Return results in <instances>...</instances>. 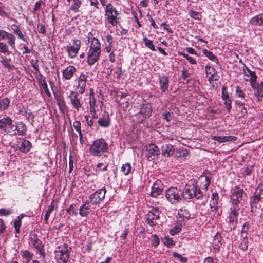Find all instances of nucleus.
<instances>
[{
    "instance_id": "1",
    "label": "nucleus",
    "mask_w": 263,
    "mask_h": 263,
    "mask_svg": "<svg viewBox=\"0 0 263 263\" xmlns=\"http://www.w3.org/2000/svg\"><path fill=\"white\" fill-rule=\"evenodd\" d=\"M211 177L210 176L201 177L199 178L201 182L199 186L196 180H190L182 191V199L185 200L194 198L201 199L208 190L211 182Z\"/></svg>"
},
{
    "instance_id": "2",
    "label": "nucleus",
    "mask_w": 263,
    "mask_h": 263,
    "mask_svg": "<svg viewBox=\"0 0 263 263\" xmlns=\"http://www.w3.org/2000/svg\"><path fill=\"white\" fill-rule=\"evenodd\" d=\"M247 199V196L244 190L238 186H236L231 190L230 195L231 206L240 208V206L245 204Z\"/></svg>"
},
{
    "instance_id": "3",
    "label": "nucleus",
    "mask_w": 263,
    "mask_h": 263,
    "mask_svg": "<svg viewBox=\"0 0 263 263\" xmlns=\"http://www.w3.org/2000/svg\"><path fill=\"white\" fill-rule=\"evenodd\" d=\"M101 51V43L99 40L96 37L92 39L87 55V63L89 65H93L99 60Z\"/></svg>"
},
{
    "instance_id": "4",
    "label": "nucleus",
    "mask_w": 263,
    "mask_h": 263,
    "mask_svg": "<svg viewBox=\"0 0 263 263\" xmlns=\"http://www.w3.org/2000/svg\"><path fill=\"white\" fill-rule=\"evenodd\" d=\"M108 144L102 138L95 140L90 145L89 152L91 155L95 157H101L107 152Z\"/></svg>"
},
{
    "instance_id": "5",
    "label": "nucleus",
    "mask_w": 263,
    "mask_h": 263,
    "mask_svg": "<svg viewBox=\"0 0 263 263\" xmlns=\"http://www.w3.org/2000/svg\"><path fill=\"white\" fill-rule=\"evenodd\" d=\"M119 12L111 3H108L105 7V17L107 22L112 26H116L119 23L118 15Z\"/></svg>"
},
{
    "instance_id": "6",
    "label": "nucleus",
    "mask_w": 263,
    "mask_h": 263,
    "mask_svg": "<svg viewBox=\"0 0 263 263\" xmlns=\"http://www.w3.org/2000/svg\"><path fill=\"white\" fill-rule=\"evenodd\" d=\"M167 200L172 204H176L182 200V191L175 187H170L165 191Z\"/></svg>"
},
{
    "instance_id": "7",
    "label": "nucleus",
    "mask_w": 263,
    "mask_h": 263,
    "mask_svg": "<svg viewBox=\"0 0 263 263\" xmlns=\"http://www.w3.org/2000/svg\"><path fill=\"white\" fill-rule=\"evenodd\" d=\"M69 247L64 243L57 247L54 251L55 258L57 263H66L69 257Z\"/></svg>"
},
{
    "instance_id": "8",
    "label": "nucleus",
    "mask_w": 263,
    "mask_h": 263,
    "mask_svg": "<svg viewBox=\"0 0 263 263\" xmlns=\"http://www.w3.org/2000/svg\"><path fill=\"white\" fill-rule=\"evenodd\" d=\"M239 210L240 208H235L231 206L230 208L229 211L228 223L229 228L231 230L236 229Z\"/></svg>"
},
{
    "instance_id": "9",
    "label": "nucleus",
    "mask_w": 263,
    "mask_h": 263,
    "mask_svg": "<svg viewBox=\"0 0 263 263\" xmlns=\"http://www.w3.org/2000/svg\"><path fill=\"white\" fill-rule=\"evenodd\" d=\"M145 156L148 161L157 159L160 155V150L155 144H149L144 147Z\"/></svg>"
},
{
    "instance_id": "10",
    "label": "nucleus",
    "mask_w": 263,
    "mask_h": 263,
    "mask_svg": "<svg viewBox=\"0 0 263 263\" xmlns=\"http://www.w3.org/2000/svg\"><path fill=\"white\" fill-rule=\"evenodd\" d=\"M160 212L157 207L153 208L147 214L145 215V218L147 223L151 227H154L157 224V221L160 219Z\"/></svg>"
},
{
    "instance_id": "11",
    "label": "nucleus",
    "mask_w": 263,
    "mask_h": 263,
    "mask_svg": "<svg viewBox=\"0 0 263 263\" xmlns=\"http://www.w3.org/2000/svg\"><path fill=\"white\" fill-rule=\"evenodd\" d=\"M81 45V42L79 39H73L71 42L66 47V51L68 57L71 59L76 58Z\"/></svg>"
},
{
    "instance_id": "12",
    "label": "nucleus",
    "mask_w": 263,
    "mask_h": 263,
    "mask_svg": "<svg viewBox=\"0 0 263 263\" xmlns=\"http://www.w3.org/2000/svg\"><path fill=\"white\" fill-rule=\"evenodd\" d=\"M106 193V190L105 187H103L91 194L89 196L88 201L91 205L98 204L104 200Z\"/></svg>"
},
{
    "instance_id": "13",
    "label": "nucleus",
    "mask_w": 263,
    "mask_h": 263,
    "mask_svg": "<svg viewBox=\"0 0 263 263\" xmlns=\"http://www.w3.org/2000/svg\"><path fill=\"white\" fill-rule=\"evenodd\" d=\"M152 107L149 103H145L142 105L140 111L136 116L139 118L138 121L142 122L144 119L148 118L152 115Z\"/></svg>"
},
{
    "instance_id": "14",
    "label": "nucleus",
    "mask_w": 263,
    "mask_h": 263,
    "mask_svg": "<svg viewBox=\"0 0 263 263\" xmlns=\"http://www.w3.org/2000/svg\"><path fill=\"white\" fill-rule=\"evenodd\" d=\"M1 120V126L2 127V129L7 134H9L11 136L12 134H14L15 133L14 132L13 128L14 124L13 123L12 120L10 117H5L0 119Z\"/></svg>"
},
{
    "instance_id": "15",
    "label": "nucleus",
    "mask_w": 263,
    "mask_h": 263,
    "mask_svg": "<svg viewBox=\"0 0 263 263\" xmlns=\"http://www.w3.org/2000/svg\"><path fill=\"white\" fill-rule=\"evenodd\" d=\"M261 193L255 191L253 195L250 198L251 211L252 212H258L261 210V206L258 205V202L261 200Z\"/></svg>"
},
{
    "instance_id": "16",
    "label": "nucleus",
    "mask_w": 263,
    "mask_h": 263,
    "mask_svg": "<svg viewBox=\"0 0 263 263\" xmlns=\"http://www.w3.org/2000/svg\"><path fill=\"white\" fill-rule=\"evenodd\" d=\"M87 78V74L82 72L76 80L77 84L76 86L77 92H78V93L83 94L84 93L86 87V83L88 81Z\"/></svg>"
},
{
    "instance_id": "17",
    "label": "nucleus",
    "mask_w": 263,
    "mask_h": 263,
    "mask_svg": "<svg viewBox=\"0 0 263 263\" xmlns=\"http://www.w3.org/2000/svg\"><path fill=\"white\" fill-rule=\"evenodd\" d=\"M97 123L101 127L105 128L109 127L111 124V119L108 112L104 111L99 118Z\"/></svg>"
},
{
    "instance_id": "18",
    "label": "nucleus",
    "mask_w": 263,
    "mask_h": 263,
    "mask_svg": "<svg viewBox=\"0 0 263 263\" xmlns=\"http://www.w3.org/2000/svg\"><path fill=\"white\" fill-rule=\"evenodd\" d=\"M80 93L78 92H75L74 91H71L70 95L68 96V98L70 99V103L72 107L77 111H79L80 108L82 107V103H81L80 100L78 98V96Z\"/></svg>"
},
{
    "instance_id": "19",
    "label": "nucleus",
    "mask_w": 263,
    "mask_h": 263,
    "mask_svg": "<svg viewBox=\"0 0 263 263\" xmlns=\"http://www.w3.org/2000/svg\"><path fill=\"white\" fill-rule=\"evenodd\" d=\"M163 190V185L159 180H156L152 186L151 195L153 197H157L160 195Z\"/></svg>"
},
{
    "instance_id": "20",
    "label": "nucleus",
    "mask_w": 263,
    "mask_h": 263,
    "mask_svg": "<svg viewBox=\"0 0 263 263\" xmlns=\"http://www.w3.org/2000/svg\"><path fill=\"white\" fill-rule=\"evenodd\" d=\"M76 72V68L72 65H69L62 71V79L64 80H71Z\"/></svg>"
},
{
    "instance_id": "21",
    "label": "nucleus",
    "mask_w": 263,
    "mask_h": 263,
    "mask_svg": "<svg viewBox=\"0 0 263 263\" xmlns=\"http://www.w3.org/2000/svg\"><path fill=\"white\" fill-rule=\"evenodd\" d=\"M13 128L14 132L15 133L14 134H12L11 136H25L26 135L27 128L26 125L22 122H18L15 123Z\"/></svg>"
},
{
    "instance_id": "22",
    "label": "nucleus",
    "mask_w": 263,
    "mask_h": 263,
    "mask_svg": "<svg viewBox=\"0 0 263 263\" xmlns=\"http://www.w3.org/2000/svg\"><path fill=\"white\" fill-rule=\"evenodd\" d=\"M31 241L33 247L39 251V253L42 255H44V245H43L42 241L36 236L31 237Z\"/></svg>"
},
{
    "instance_id": "23",
    "label": "nucleus",
    "mask_w": 263,
    "mask_h": 263,
    "mask_svg": "<svg viewBox=\"0 0 263 263\" xmlns=\"http://www.w3.org/2000/svg\"><path fill=\"white\" fill-rule=\"evenodd\" d=\"M244 74L247 77H250V83L251 87H253V84L256 83L257 76L254 71H252L246 65L243 67Z\"/></svg>"
},
{
    "instance_id": "24",
    "label": "nucleus",
    "mask_w": 263,
    "mask_h": 263,
    "mask_svg": "<svg viewBox=\"0 0 263 263\" xmlns=\"http://www.w3.org/2000/svg\"><path fill=\"white\" fill-rule=\"evenodd\" d=\"M211 139L214 141L218 142L219 143H224L226 142H233L237 140V137L233 136H213Z\"/></svg>"
},
{
    "instance_id": "25",
    "label": "nucleus",
    "mask_w": 263,
    "mask_h": 263,
    "mask_svg": "<svg viewBox=\"0 0 263 263\" xmlns=\"http://www.w3.org/2000/svg\"><path fill=\"white\" fill-rule=\"evenodd\" d=\"M222 99L224 101V103L226 105L227 110L229 112L231 109V99L227 91V88L224 86L222 88Z\"/></svg>"
},
{
    "instance_id": "26",
    "label": "nucleus",
    "mask_w": 263,
    "mask_h": 263,
    "mask_svg": "<svg viewBox=\"0 0 263 263\" xmlns=\"http://www.w3.org/2000/svg\"><path fill=\"white\" fill-rule=\"evenodd\" d=\"M91 204L88 200L84 202V203L79 208V214L82 217H87L90 212Z\"/></svg>"
},
{
    "instance_id": "27",
    "label": "nucleus",
    "mask_w": 263,
    "mask_h": 263,
    "mask_svg": "<svg viewBox=\"0 0 263 263\" xmlns=\"http://www.w3.org/2000/svg\"><path fill=\"white\" fill-rule=\"evenodd\" d=\"M219 196L216 192L213 193L211 195V199L210 201V206L211 211H216L218 209Z\"/></svg>"
},
{
    "instance_id": "28",
    "label": "nucleus",
    "mask_w": 263,
    "mask_h": 263,
    "mask_svg": "<svg viewBox=\"0 0 263 263\" xmlns=\"http://www.w3.org/2000/svg\"><path fill=\"white\" fill-rule=\"evenodd\" d=\"M159 82L161 91L162 92H165L169 86L168 77L165 75L159 76Z\"/></svg>"
},
{
    "instance_id": "29",
    "label": "nucleus",
    "mask_w": 263,
    "mask_h": 263,
    "mask_svg": "<svg viewBox=\"0 0 263 263\" xmlns=\"http://www.w3.org/2000/svg\"><path fill=\"white\" fill-rule=\"evenodd\" d=\"M221 246V236L219 233H217L215 235L213 243V247L214 252L217 253L219 252L220 246Z\"/></svg>"
},
{
    "instance_id": "30",
    "label": "nucleus",
    "mask_w": 263,
    "mask_h": 263,
    "mask_svg": "<svg viewBox=\"0 0 263 263\" xmlns=\"http://www.w3.org/2000/svg\"><path fill=\"white\" fill-rule=\"evenodd\" d=\"M69 3V10L77 13L79 11L82 0H67Z\"/></svg>"
},
{
    "instance_id": "31",
    "label": "nucleus",
    "mask_w": 263,
    "mask_h": 263,
    "mask_svg": "<svg viewBox=\"0 0 263 263\" xmlns=\"http://www.w3.org/2000/svg\"><path fill=\"white\" fill-rule=\"evenodd\" d=\"M162 154L165 156L170 157L174 153L175 149L172 145L165 144L161 147Z\"/></svg>"
},
{
    "instance_id": "32",
    "label": "nucleus",
    "mask_w": 263,
    "mask_h": 263,
    "mask_svg": "<svg viewBox=\"0 0 263 263\" xmlns=\"http://www.w3.org/2000/svg\"><path fill=\"white\" fill-rule=\"evenodd\" d=\"M250 23L256 26H263V13L258 14L250 20Z\"/></svg>"
},
{
    "instance_id": "33",
    "label": "nucleus",
    "mask_w": 263,
    "mask_h": 263,
    "mask_svg": "<svg viewBox=\"0 0 263 263\" xmlns=\"http://www.w3.org/2000/svg\"><path fill=\"white\" fill-rule=\"evenodd\" d=\"M39 85L40 87L44 90L46 95L47 96L50 97L51 96V93L48 88V85L45 80V78L42 76H41V78L39 79Z\"/></svg>"
},
{
    "instance_id": "34",
    "label": "nucleus",
    "mask_w": 263,
    "mask_h": 263,
    "mask_svg": "<svg viewBox=\"0 0 263 263\" xmlns=\"http://www.w3.org/2000/svg\"><path fill=\"white\" fill-rule=\"evenodd\" d=\"M31 142L27 140H24L19 147L20 150L25 153H28L31 148Z\"/></svg>"
},
{
    "instance_id": "35",
    "label": "nucleus",
    "mask_w": 263,
    "mask_h": 263,
    "mask_svg": "<svg viewBox=\"0 0 263 263\" xmlns=\"http://www.w3.org/2000/svg\"><path fill=\"white\" fill-rule=\"evenodd\" d=\"M178 216L183 220H184L189 219L191 214L187 209L181 208L178 210Z\"/></svg>"
},
{
    "instance_id": "36",
    "label": "nucleus",
    "mask_w": 263,
    "mask_h": 263,
    "mask_svg": "<svg viewBox=\"0 0 263 263\" xmlns=\"http://www.w3.org/2000/svg\"><path fill=\"white\" fill-rule=\"evenodd\" d=\"M5 39L8 40V44L10 46V47L12 49H14L15 48L16 40L15 36L10 33L6 32L5 35Z\"/></svg>"
},
{
    "instance_id": "37",
    "label": "nucleus",
    "mask_w": 263,
    "mask_h": 263,
    "mask_svg": "<svg viewBox=\"0 0 263 263\" xmlns=\"http://www.w3.org/2000/svg\"><path fill=\"white\" fill-rule=\"evenodd\" d=\"M205 71L207 77H209V80L210 82L212 80H213L214 77L216 74L217 72L214 67L209 65L205 66Z\"/></svg>"
},
{
    "instance_id": "38",
    "label": "nucleus",
    "mask_w": 263,
    "mask_h": 263,
    "mask_svg": "<svg viewBox=\"0 0 263 263\" xmlns=\"http://www.w3.org/2000/svg\"><path fill=\"white\" fill-rule=\"evenodd\" d=\"M202 52L203 54L211 61L214 62L216 64L219 63V60L217 57L211 51L208 50L206 49H203Z\"/></svg>"
},
{
    "instance_id": "39",
    "label": "nucleus",
    "mask_w": 263,
    "mask_h": 263,
    "mask_svg": "<svg viewBox=\"0 0 263 263\" xmlns=\"http://www.w3.org/2000/svg\"><path fill=\"white\" fill-rule=\"evenodd\" d=\"M253 85V87H251L254 90L255 95L258 97V99H259L260 98H262L263 97L262 88H261L259 84H256V83H254Z\"/></svg>"
},
{
    "instance_id": "40",
    "label": "nucleus",
    "mask_w": 263,
    "mask_h": 263,
    "mask_svg": "<svg viewBox=\"0 0 263 263\" xmlns=\"http://www.w3.org/2000/svg\"><path fill=\"white\" fill-rule=\"evenodd\" d=\"M20 254L22 257L27 260L28 263L32 259L33 256V253L27 250L21 251Z\"/></svg>"
},
{
    "instance_id": "41",
    "label": "nucleus",
    "mask_w": 263,
    "mask_h": 263,
    "mask_svg": "<svg viewBox=\"0 0 263 263\" xmlns=\"http://www.w3.org/2000/svg\"><path fill=\"white\" fill-rule=\"evenodd\" d=\"M10 101L8 98H4L0 100V110H4L8 108Z\"/></svg>"
},
{
    "instance_id": "42",
    "label": "nucleus",
    "mask_w": 263,
    "mask_h": 263,
    "mask_svg": "<svg viewBox=\"0 0 263 263\" xmlns=\"http://www.w3.org/2000/svg\"><path fill=\"white\" fill-rule=\"evenodd\" d=\"M176 155L177 158L184 159L189 155V152L187 149L182 148L178 149L176 151Z\"/></svg>"
},
{
    "instance_id": "43",
    "label": "nucleus",
    "mask_w": 263,
    "mask_h": 263,
    "mask_svg": "<svg viewBox=\"0 0 263 263\" xmlns=\"http://www.w3.org/2000/svg\"><path fill=\"white\" fill-rule=\"evenodd\" d=\"M54 206H55V205H54V201H53L50 203V204L48 206L47 210L45 211V214L44 216L45 221H48L50 214L54 210Z\"/></svg>"
},
{
    "instance_id": "44",
    "label": "nucleus",
    "mask_w": 263,
    "mask_h": 263,
    "mask_svg": "<svg viewBox=\"0 0 263 263\" xmlns=\"http://www.w3.org/2000/svg\"><path fill=\"white\" fill-rule=\"evenodd\" d=\"M178 54L179 55L183 56L184 58H185L192 65H196L197 64V61L193 57L187 54H186L185 53L179 51Z\"/></svg>"
},
{
    "instance_id": "45",
    "label": "nucleus",
    "mask_w": 263,
    "mask_h": 263,
    "mask_svg": "<svg viewBox=\"0 0 263 263\" xmlns=\"http://www.w3.org/2000/svg\"><path fill=\"white\" fill-rule=\"evenodd\" d=\"M132 166L129 163H126L123 164L121 168V171L124 175H128L131 171Z\"/></svg>"
},
{
    "instance_id": "46",
    "label": "nucleus",
    "mask_w": 263,
    "mask_h": 263,
    "mask_svg": "<svg viewBox=\"0 0 263 263\" xmlns=\"http://www.w3.org/2000/svg\"><path fill=\"white\" fill-rule=\"evenodd\" d=\"M143 41L145 44V45L149 48L152 51H155L156 49L155 46L154 45L152 41L149 39H148L146 37H144L143 39Z\"/></svg>"
},
{
    "instance_id": "47",
    "label": "nucleus",
    "mask_w": 263,
    "mask_h": 263,
    "mask_svg": "<svg viewBox=\"0 0 263 263\" xmlns=\"http://www.w3.org/2000/svg\"><path fill=\"white\" fill-rule=\"evenodd\" d=\"M90 111H95V110H98V105L95 98L89 99V101Z\"/></svg>"
},
{
    "instance_id": "48",
    "label": "nucleus",
    "mask_w": 263,
    "mask_h": 263,
    "mask_svg": "<svg viewBox=\"0 0 263 263\" xmlns=\"http://www.w3.org/2000/svg\"><path fill=\"white\" fill-rule=\"evenodd\" d=\"M10 59H7L6 57H2V60H1V64L6 68L11 69V66L10 64Z\"/></svg>"
},
{
    "instance_id": "49",
    "label": "nucleus",
    "mask_w": 263,
    "mask_h": 263,
    "mask_svg": "<svg viewBox=\"0 0 263 263\" xmlns=\"http://www.w3.org/2000/svg\"><path fill=\"white\" fill-rule=\"evenodd\" d=\"M21 226V218L20 216H18L15 219V221L14 222V227L15 228V232L16 233H20Z\"/></svg>"
},
{
    "instance_id": "50",
    "label": "nucleus",
    "mask_w": 263,
    "mask_h": 263,
    "mask_svg": "<svg viewBox=\"0 0 263 263\" xmlns=\"http://www.w3.org/2000/svg\"><path fill=\"white\" fill-rule=\"evenodd\" d=\"M67 213L70 215H77L76 205L74 204H71L66 210Z\"/></svg>"
},
{
    "instance_id": "51",
    "label": "nucleus",
    "mask_w": 263,
    "mask_h": 263,
    "mask_svg": "<svg viewBox=\"0 0 263 263\" xmlns=\"http://www.w3.org/2000/svg\"><path fill=\"white\" fill-rule=\"evenodd\" d=\"M8 49L9 47L6 43L0 42V52L6 53L8 51Z\"/></svg>"
},
{
    "instance_id": "52",
    "label": "nucleus",
    "mask_w": 263,
    "mask_h": 263,
    "mask_svg": "<svg viewBox=\"0 0 263 263\" xmlns=\"http://www.w3.org/2000/svg\"><path fill=\"white\" fill-rule=\"evenodd\" d=\"M164 244L167 247H172L174 245V242L172 238L165 237L163 240Z\"/></svg>"
},
{
    "instance_id": "53",
    "label": "nucleus",
    "mask_w": 263,
    "mask_h": 263,
    "mask_svg": "<svg viewBox=\"0 0 263 263\" xmlns=\"http://www.w3.org/2000/svg\"><path fill=\"white\" fill-rule=\"evenodd\" d=\"M152 245L155 247H157L159 244V239L157 235H153L152 236Z\"/></svg>"
},
{
    "instance_id": "54",
    "label": "nucleus",
    "mask_w": 263,
    "mask_h": 263,
    "mask_svg": "<svg viewBox=\"0 0 263 263\" xmlns=\"http://www.w3.org/2000/svg\"><path fill=\"white\" fill-rule=\"evenodd\" d=\"M173 256L174 257L178 258V259H179V260L181 262H183V263L186 262L187 260V258H186L185 257H183L180 254H179L177 252H174L173 253Z\"/></svg>"
},
{
    "instance_id": "55",
    "label": "nucleus",
    "mask_w": 263,
    "mask_h": 263,
    "mask_svg": "<svg viewBox=\"0 0 263 263\" xmlns=\"http://www.w3.org/2000/svg\"><path fill=\"white\" fill-rule=\"evenodd\" d=\"M73 126L75 130L78 132V133H80L82 132L81 130V123L79 121H76L73 123Z\"/></svg>"
},
{
    "instance_id": "56",
    "label": "nucleus",
    "mask_w": 263,
    "mask_h": 263,
    "mask_svg": "<svg viewBox=\"0 0 263 263\" xmlns=\"http://www.w3.org/2000/svg\"><path fill=\"white\" fill-rule=\"evenodd\" d=\"M248 239H243L242 242L239 245V248L243 251L247 250L248 247Z\"/></svg>"
},
{
    "instance_id": "57",
    "label": "nucleus",
    "mask_w": 263,
    "mask_h": 263,
    "mask_svg": "<svg viewBox=\"0 0 263 263\" xmlns=\"http://www.w3.org/2000/svg\"><path fill=\"white\" fill-rule=\"evenodd\" d=\"M181 230V228L179 226H176L170 230V233L172 235H174L178 233Z\"/></svg>"
},
{
    "instance_id": "58",
    "label": "nucleus",
    "mask_w": 263,
    "mask_h": 263,
    "mask_svg": "<svg viewBox=\"0 0 263 263\" xmlns=\"http://www.w3.org/2000/svg\"><path fill=\"white\" fill-rule=\"evenodd\" d=\"M236 93L238 97L243 99L245 94L242 90L240 89L239 86L236 87Z\"/></svg>"
},
{
    "instance_id": "59",
    "label": "nucleus",
    "mask_w": 263,
    "mask_h": 263,
    "mask_svg": "<svg viewBox=\"0 0 263 263\" xmlns=\"http://www.w3.org/2000/svg\"><path fill=\"white\" fill-rule=\"evenodd\" d=\"M6 228V224L4 220L0 218V235H2Z\"/></svg>"
},
{
    "instance_id": "60",
    "label": "nucleus",
    "mask_w": 263,
    "mask_h": 263,
    "mask_svg": "<svg viewBox=\"0 0 263 263\" xmlns=\"http://www.w3.org/2000/svg\"><path fill=\"white\" fill-rule=\"evenodd\" d=\"M147 16L148 18L149 22L151 23V26H153L154 27V28H155V29H158V26L155 23V20L153 18V17L151 16V15H150L149 14H148L147 15Z\"/></svg>"
},
{
    "instance_id": "61",
    "label": "nucleus",
    "mask_w": 263,
    "mask_h": 263,
    "mask_svg": "<svg viewBox=\"0 0 263 263\" xmlns=\"http://www.w3.org/2000/svg\"><path fill=\"white\" fill-rule=\"evenodd\" d=\"M162 117L167 122H170L172 120V116L170 112L166 111L162 114Z\"/></svg>"
},
{
    "instance_id": "62",
    "label": "nucleus",
    "mask_w": 263,
    "mask_h": 263,
    "mask_svg": "<svg viewBox=\"0 0 263 263\" xmlns=\"http://www.w3.org/2000/svg\"><path fill=\"white\" fill-rule=\"evenodd\" d=\"M190 15L192 18H193L195 20H199V13L195 11H191L190 12Z\"/></svg>"
},
{
    "instance_id": "63",
    "label": "nucleus",
    "mask_w": 263,
    "mask_h": 263,
    "mask_svg": "<svg viewBox=\"0 0 263 263\" xmlns=\"http://www.w3.org/2000/svg\"><path fill=\"white\" fill-rule=\"evenodd\" d=\"M185 50L190 54H195L199 56V54L195 51V50L192 47H186Z\"/></svg>"
},
{
    "instance_id": "64",
    "label": "nucleus",
    "mask_w": 263,
    "mask_h": 263,
    "mask_svg": "<svg viewBox=\"0 0 263 263\" xmlns=\"http://www.w3.org/2000/svg\"><path fill=\"white\" fill-rule=\"evenodd\" d=\"M252 168H253V166H248V167H246L244 169L243 174L246 176L250 175L252 171Z\"/></svg>"
}]
</instances>
